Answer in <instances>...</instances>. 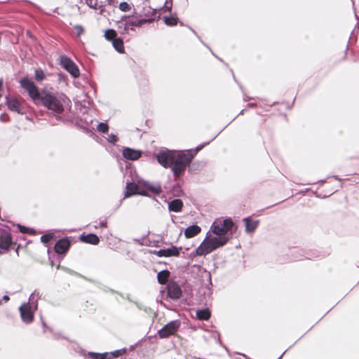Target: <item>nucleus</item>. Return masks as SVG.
Returning a JSON list of instances; mask_svg holds the SVG:
<instances>
[{
    "instance_id": "38",
    "label": "nucleus",
    "mask_w": 359,
    "mask_h": 359,
    "mask_svg": "<svg viewBox=\"0 0 359 359\" xmlns=\"http://www.w3.org/2000/svg\"><path fill=\"white\" fill-rule=\"evenodd\" d=\"M1 86H2V81L0 79V89L1 88Z\"/></svg>"
},
{
    "instance_id": "35",
    "label": "nucleus",
    "mask_w": 359,
    "mask_h": 359,
    "mask_svg": "<svg viewBox=\"0 0 359 359\" xmlns=\"http://www.w3.org/2000/svg\"><path fill=\"white\" fill-rule=\"evenodd\" d=\"M109 140L111 142H114L116 141V138L114 135H110L109 136Z\"/></svg>"
},
{
    "instance_id": "31",
    "label": "nucleus",
    "mask_w": 359,
    "mask_h": 359,
    "mask_svg": "<svg viewBox=\"0 0 359 359\" xmlns=\"http://www.w3.org/2000/svg\"><path fill=\"white\" fill-rule=\"evenodd\" d=\"M97 130L102 133H106L108 130V126L104 123H100L97 126Z\"/></svg>"
},
{
    "instance_id": "23",
    "label": "nucleus",
    "mask_w": 359,
    "mask_h": 359,
    "mask_svg": "<svg viewBox=\"0 0 359 359\" xmlns=\"http://www.w3.org/2000/svg\"><path fill=\"white\" fill-rule=\"evenodd\" d=\"M149 21V20L145 19H137L135 16H133L128 23L130 25L139 27Z\"/></svg>"
},
{
    "instance_id": "9",
    "label": "nucleus",
    "mask_w": 359,
    "mask_h": 359,
    "mask_svg": "<svg viewBox=\"0 0 359 359\" xmlns=\"http://www.w3.org/2000/svg\"><path fill=\"white\" fill-rule=\"evenodd\" d=\"M179 327L176 321H172L166 325L164 327L159 330L158 334L160 337L165 338L174 334Z\"/></svg>"
},
{
    "instance_id": "1",
    "label": "nucleus",
    "mask_w": 359,
    "mask_h": 359,
    "mask_svg": "<svg viewBox=\"0 0 359 359\" xmlns=\"http://www.w3.org/2000/svg\"><path fill=\"white\" fill-rule=\"evenodd\" d=\"M227 237L217 236L209 231L200 244L192 253L193 256H204L224 246L228 241Z\"/></svg>"
},
{
    "instance_id": "21",
    "label": "nucleus",
    "mask_w": 359,
    "mask_h": 359,
    "mask_svg": "<svg viewBox=\"0 0 359 359\" xmlns=\"http://www.w3.org/2000/svg\"><path fill=\"white\" fill-rule=\"evenodd\" d=\"M196 316L199 320H208L210 317V312L208 309H202L196 311Z\"/></svg>"
},
{
    "instance_id": "18",
    "label": "nucleus",
    "mask_w": 359,
    "mask_h": 359,
    "mask_svg": "<svg viewBox=\"0 0 359 359\" xmlns=\"http://www.w3.org/2000/svg\"><path fill=\"white\" fill-rule=\"evenodd\" d=\"M245 225V231L248 233H252L259 224L258 220L252 221L249 218L243 219Z\"/></svg>"
},
{
    "instance_id": "25",
    "label": "nucleus",
    "mask_w": 359,
    "mask_h": 359,
    "mask_svg": "<svg viewBox=\"0 0 359 359\" xmlns=\"http://www.w3.org/2000/svg\"><path fill=\"white\" fill-rule=\"evenodd\" d=\"M116 33L113 29H108L105 32L104 36L107 40H114L116 38Z\"/></svg>"
},
{
    "instance_id": "34",
    "label": "nucleus",
    "mask_w": 359,
    "mask_h": 359,
    "mask_svg": "<svg viewBox=\"0 0 359 359\" xmlns=\"http://www.w3.org/2000/svg\"><path fill=\"white\" fill-rule=\"evenodd\" d=\"M150 189L154 192V193H159L161 191V188L159 186H156V187H151Z\"/></svg>"
},
{
    "instance_id": "17",
    "label": "nucleus",
    "mask_w": 359,
    "mask_h": 359,
    "mask_svg": "<svg viewBox=\"0 0 359 359\" xmlns=\"http://www.w3.org/2000/svg\"><path fill=\"white\" fill-rule=\"evenodd\" d=\"M201 229L200 226L197 225H191L184 230V236L186 238H190L196 236L201 232Z\"/></svg>"
},
{
    "instance_id": "16",
    "label": "nucleus",
    "mask_w": 359,
    "mask_h": 359,
    "mask_svg": "<svg viewBox=\"0 0 359 359\" xmlns=\"http://www.w3.org/2000/svg\"><path fill=\"white\" fill-rule=\"evenodd\" d=\"M6 104L11 110L21 113L20 104L17 99L14 97H7Z\"/></svg>"
},
{
    "instance_id": "27",
    "label": "nucleus",
    "mask_w": 359,
    "mask_h": 359,
    "mask_svg": "<svg viewBox=\"0 0 359 359\" xmlns=\"http://www.w3.org/2000/svg\"><path fill=\"white\" fill-rule=\"evenodd\" d=\"M45 78L44 72L41 69H36L35 71V79L36 81H41Z\"/></svg>"
},
{
    "instance_id": "28",
    "label": "nucleus",
    "mask_w": 359,
    "mask_h": 359,
    "mask_svg": "<svg viewBox=\"0 0 359 359\" xmlns=\"http://www.w3.org/2000/svg\"><path fill=\"white\" fill-rule=\"evenodd\" d=\"M88 355L93 358V359H105L106 356L107 355V353H88Z\"/></svg>"
},
{
    "instance_id": "22",
    "label": "nucleus",
    "mask_w": 359,
    "mask_h": 359,
    "mask_svg": "<svg viewBox=\"0 0 359 359\" xmlns=\"http://www.w3.org/2000/svg\"><path fill=\"white\" fill-rule=\"evenodd\" d=\"M169 274H170L169 271H166V270L160 271L158 273V276H157L159 283L165 284L168 280Z\"/></svg>"
},
{
    "instance_id": "20",
    "label": "nucleus",
    "mask_w": 359,
    "mask_h": 359,
    "mask_svg": "<svg viewBox=\"0 0 359 359\" xmlns=\"http://www.w3.org/2000/svg\"><path fill=\"white\" fill-rule=\"evenodd\" d=\"M81 241L86 243H91V244H97L99 242L98 237L95 234H88L87 236H82Z\"/></svg>"
},
{
    "instance_id": "12",
    "label": "nucleus",
    "mask_w": 359,
    "mask_h": 359,
    "mask_svg": "<svg viewBox=\"0 0 359 359\" xmlns=\"http://www.w3.org/2000/svg\"><path fill=\"white\" fill-rule=\"evenodd\" d=\"M70 246V243L67 239L59 241L55 246V252L58 254H63L67 251Z\"/></svg>"
},
{
    "instance_id": "3",
    "label": "nucleus",
    "mask_w": 359,
    "mask_h": 359,
    "mask_svg": "<svg viewBox=\"0 0 359 359\" xmlns=\"http://www.w3.org/2000/svg\"><path fill=\"white\" fill-rule=\"evenodd\" d=\"M194 156L189 151H175L172 159V170L175 176L180 175L185 170L187 165L193 158Z\"/></svg>"
},
{
    "instance_id": "30",
    "label": "nucleus",
    "mask_w": 359,
    "mask_h": 359,
    "mask_svg": "<svg viewBox=\"0 0 359 359\" xmlns=\"http://www.w3.org/2000/svg\"><path fill=\"white\" fill-rule=\"evenodd\" d=\"M119 8L120 10H121L122 11H130V7L129 6V4L126 2H122L119 4Z\"/></svg>"
},
{
    "instance_id": "36",
    "label": "nucleus",
    "mask_w": 359,
    "mask_h": 359,
    "mask_svg": "<svg viewBox=\"0 0 359 359\" xmlns=\"http://www.w3.org/2000/svg\"><path fill=\"white\" fill-rule=\"evenodd\" d=\"M18 227H19L20 231H22L23 233L26 232V228L25 226L19 225Z\"/></svg>"
},
{
    "instance_id": "19",
    "label": "nucleus",
    "mask_w": 359,
    "mask_h": 359,
    "mask_svg": "<svg viewBox=\"0 0 359 359\" xmlns=\"http://www.w3.org/2000/svg\"><path fill=\"white\" fill-rule=\"evenodd\" d=\"M182 207V202L180 199H175L169 203V210L174 212H178Z\"/></svg>"
},
{
    "instance_id": "37",
    "label": "nucleus",
    "mask_w": 359,
    "mask_h": 359,
    "mask_svg": "<svg viewBox=\"0 0 359 359\" xmlns=\"http://www.w3.org/2000/svg\"><path fill=\"white\" fill-rule=\"evenodd\" d=\"M4 299L5 301H6V302H7V301H8V300H9V297H8L7 295H5V296L4 297Z\"/></svg>"
},
{
    "instance_id": "10",
    "label": "nucleus",
    "mask_w": 359,
    "mask_h": 359,
    "mask_svg": "<svg viewBox=\"0 0 359 359\" xmlns=\"http://www.w3.org/2000/svg\"><path fill=\"white\" fill-rule=\"evenodd\" d=\"M20 315L22 320L26 323H30L33 320V313L30 306L27 304H22L20 308Z\"/></svg>"
},
{
    "instance_id": "33",
    "label": "nucleus",
    "mask_w": 359,
    "mask_h": 359,
    "mask_svg": "<svg viewBox=\"0 0 359 359\" xmlns=\"http://www.w3.org/2000/svg\"><path fill=\"white\" fill-rule=\"evenodd\" d=\"M125 351L124 350H118V351H116L115 352H113L111 353V355L114 357V358H116V357H118L121 355H123Z\"/></svg>"
},
{
    "instance_id": "24",
    "label": "nucleus",
    "mask_w": 359,
    "mask_h": 359,
    "mask_svg": "<svg viewBox=\"0 0 359 359\" xmlns=\"http://www.w3.org/2000/svg\"><path fill=\"white\" fill-rule=\"evenodd\" d=\"M113 46L119 53L123 52V43L120 39H114L113 41Z\"/></svg>"
},
{
    "instance_id": "32",
    "label": "nucleus",
    "mask_w": 359,
    "mask_h": 359,
    "mask_svg": "<svg viewBox=\"0 0 359 359\" xmlns=\"http://www.w3.org/2000/svg\"><path fill=\"white\" fill-rule=\"evenodd\" d=\"M74 28L78 36H81L83 33V29L81 26L76 25Z\"/></svg>"
},
{
    "instance_id": "14",
    "label": "nucleus",
    "mask_w": 359,
    "mask_h": 359,
    "mask_svg": "<svg viewBox=\"0 0 359 359\" xmlns=\"http://www.w3.org/2000/svg\"><path fill=\"white\" fill-rule=\"evenodd\" d=\"M123 156L130 160H137L141 156V152L130 148H126L123 151Z\"/></svg>"
},
{
    "instance_id": "8",
    "label": "nucleus",
    "mask_w": 359,
    "mask_h": 359,
    "mask_svg": "<svg viewBox=\"0 0 359 359\" xmlns=\"http://www.w3.org/2000/svg\"><path fill=\"white\" fill-rule=\"evenodd\" d=\"M181 248H177L176 246H172L167 249H161L160 250H154L151 252L158 257H178L180 255V252L181 250Z\"/></svg>"
},
{
    "instance_id": "6",
    "label": "nucleus",
    "mask_w": 359,
    "mask_h": 359,
    "mask_svg": "<svg viewBox=\"0 0 359 359\" xmlns=\"http://www.w3.org/2000/svg\"><path fill=\"white\" fill-rule=\"evenodd\" d=\"M173 154H175L174 151H162L156 154V159L162 166L168 168L171 166Z\"/></svg>"
},
{
    "instance_id": "7",
    "label": "nucleus",
    "mask_w": 359,
    "mask_h": 359,
    "mask_svg": "<svg viewBox=\"0 0 359 359\" xmlns=\"http://www.w3.org/2000/svg\"><path fill=\"white\" fill-rule=\"evenodd\" d=\"M60 63L62 67L68 71L74 77L79 76V70L76 65L69 58L62 56L60 57Z\"/></svg>"
},
{
    "instance_id": "15",
    "label": "nucleus",
    "mask_w": 359,
    "mask_h": 359,
    "mask_svg": "<svg viewBox=\"0 0 359 359\" xmlns=\"http://www.w3.org/2000/svg\"><path fill=\"white\" fill-rule=\"evenodd\" d=\"M11 245V237L7 232H4L0 236V248L7 250Z\"/></svg>"
},
{
    "instance_id": "11",
    "label": "nucleus",
    "mask_w": 359,
    "mask_h": 359,
    "mask_svg": "<svg viewBox=\"0 0 359 359\" xmlns=\"http://www.w3.org/2000/svg\"><path fill=\"white\" fill-rule=\"evenodd\" d=\"M140 194L146 195V193L140 189L138 185L135 183H128L126 186V191L125 193V198L129 197L132 195Z\"/></svg>"
},
{
    "instance_id": "26",
    "label": "nucleus",
    "mask_w": 359,
    "mask_h": 359,
    "mask_svg": "<svg viewBox=\"0 0 359 359\" xmlns=\"http://www.w3.org/2000/svg\"><path fill=\"white\" fill-rule=\"evenodd\" d=\"M163 20L168 25H175L177 24V19L174 17H164Z\"/></svg>"
},
{
    "instance_id": "2",
    "label": "nucleus",
    "mask_w": 359,
    "mask_h": 359,
    "mask_svg": "<svg viewBox=\"0 0 359 359\" xmlns=\"http://www.w3.org/2000/svg\"><path fill=\"white\" fill-rule=\"evenodd\" d=\"M39 100L41 102L45 107L55 113L61 114L64 111V104L65 102L64 95L57 97L51 93L43 90Z\"/></svg>"
},
{
    "instance_id": "29",
    "label": "nucleus",
    "mask_w": 359,
    "mask_h": 359,
    "mask_svg": "<svg viewBox=\"0 0 359 359\" xmlns=\"http://www.w3.org/2000/svg\"><path fill=\"white\" fill-rule=\"evenodd\" d=\"M53 238V233H48L43 235L41 237V242L44 243H48L50 240Z\"/></svg>"
},
{
    "instance_id": "5",
    "label": "nucleus",
    "mask_w": 359,
    "mask_h": 359,
    "mask_svg": "<svg viewBox=\"0 0 359 359\" xmlns=\"http://www.w3.org/2000/svg\"><path fill=\"white\" fill-rule=\"evenodd\" d=\"M21 86L25 88L29 93L30 97L36 102L39 100L41 95L38 90L37 87L35 86L34 82L28 79H23L20 81Z\"/></svg>"
},
{
    "instance_id": "13",
    "label": "nucleus",
    "mask_w": 359,
    "mask_h": 359,
    "mask_svg": "<svg viewBox=\"0 0 359 359\" xmlns=\"http://www.w3.org/2000/svg\"><path fill=\"white\" fill-rule=\"evenodd\" d=\"M168 293L172 299H178L181 295V290L176 283H170L168 287Z\"/></svg>"
},
{
    "instance_id": "4",
    "label": "nucleus",
    "mask_w": 359,
    "mask_h": 359,
    "mask_svg": "<svg viewBox=\"0 0 359 359\" xmlns=\"http://www.w3.org/2000/svg\"><path fill=\"white\" fill-rule=\"evenodd\" d=\"M233 222L229 219H217L210 226V231L217 236L226 237V233L231 229Z\"/></svg>"
}]
</instances>
